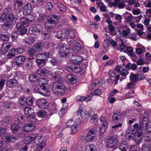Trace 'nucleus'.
<instances>
[{
    "mask_svg": "<svg viewBox=\"0 0 151 151\" xmlns=\"http://www.w3.org/2000/svg\"><path fill=\"white\" fill-rule=\"evenodd\" d=\"M39 86L40 87L38 88V90L40 94L45 97L50 96V91L47 81L45 78L42 77L37 79L36 83L33 88L34 89H36Z\"/></svg>",
    "mask_w": 151,
    "mask_h": 151,
    "instance_id": "nucleus-1",
    "label": "nucleus"
},
{
    "mask_svg": "<svg viewBox=\"0 0 151 151\" xmlns=\"http://www.w3.org/2000/svg\"><path fill=\"white\" fill-rule=\"evenodd\" d=\"M27 120L30 122H32L30 124H26L23 127L22 131L26 132H28L34 130L36 127L35 123L37 120L35 117L33 115H29L27 117Z\"/></svg>",
    "mask_w": 151,
    "mask_h": 151,
    "instance_id": "nucleus-2",
    "label": "nucleus"
},
{
    "mask_svg": "<svg viewBox=\"0 0 151 151\" xmlns=\"http://www.w3.org/2000/svg\"><path fill=\"white\" fill-rule=\"evenodd\" d=\"M3 124H4L3 122H0V136L4 134L2 137V139L3 140V141L6 142H14L15 141H17V138L13 136L8 135L7 134L5 133L6 129L1 127Z\"/></svg>",
    "mask_w": 151,
    "mask_h": 151,
    "instance_id": "nucleus-3",
    "label": "nucleus"
},
{
    "mask_svg": "<svg viewBox=\"0 0 151 151\" xmlns=\"http://www.w3.org/2000/svg\"><path fill=\"white\" fill-rule=\"evenodd\" d=\"M52 91L54 93L57 95H62L65 92L66 88L62 83L55 82L52 85Z\"/></svg>",
    "mask_w": 151,
    "mask_h": 151,
    "instance_id": "nucleus-4",
    "label": "nucleus"
},
{
    "mask_svg": "<svg viewBox=\"0 0 151 151\" xmlns=\"http://www.w3.org/2000/svg\"><path fill=\"white\" fill-rule=\"evenodd\" d=\"M118 142L116 138L111 137L107 139L106 142V147L108 149H116L117 148Z\"/></svg>",
    "mask_w": 151,
    "mask_h": 151,
    "instance_id": "nucleus-5",
    "label": "nucleus"
},
{
    "mask_svg": "<svg viewBox=\"0 0 151 151\" xmlns=\"http://www.w3.org/2000/svg\"><path fill=\"white\" fill-rule=\"evenodd\" d=\"M96 134V130L93 128L90 129L86 137V141L90 142L92 141L95 138Z\"/></svg>",
    "mask_w": 151,
    "mask_h": 151,
    "instance_id": "nucleus-6",
    "label": "nucleus"
},
{
    "mask_svg": "<svg viewBox=\"0 0 151 151\" xmlns=\"http://www.w3.org/2000/svg\"><path fill=\"white\" fill-rule=\"evenodd\" d=\"M59 47L58 52L60 56L63 57H68L69 54V52L68 49L67 48L66 46L59 45Z\"/></svg>",
    "mask_w": 151,
    "mask_h": 151,
    "instance_id": "nucleus-7",
    "label": "nucleus"
},
{
    "mask_svg": "<svg viewBox=\"0 0 151 151\" xmlns=\"http://www.w3.org/2000/svg\"><path fill=\"white\" fill-rule=\"evenodd\" d=\"M80 67L79 65H76L73 63L70 66H67L65 68V69L70 72L78 73L81 71V68H80Z\"/></svg>",
    "mask_w": 151,
    "mask_h": 151,
    "instance_id": "nucleus-8",
    "label": "nucleus"
},
{
    "mask_svg": "<svg viewBox=\"0 0 151 151\" xmlns=\"http://www.w3.org/2000/svg\"><path fill=\"white\" fill-rule=\"evenodd\" d=\"M81 122L80 118H77L74 122V124L71 128V132L72 134L76 133L79 128Z\"/></svg>",
    "mask_w": 151,
    "mask_h": 151,
    "instance_id": "nucleus-9",
    "label": "nucleus"
},
{
    "mask_svg": "<svg viewBox=\"0 0 151 151\" xmlns=\"http://www.w3.org/2000/svg\"><path fill=\"white\" fill-rule=\"evenodd\" d=\"M37 105L40 108L45 109L48 105V102L44 98L38 99L36 101Z\"/></svg>",
    "mask_w": 151,
    "mask_h": 151,
    "instance_id": "nucleus-10",
    "label": "nucleus"
},
{
    "mask_svg": "<svg viewBox=\"0 0 151 151\" xmlns=\"http://www.w3.org/2000/svg\"><path fill=\"white\" fill-rule=\"evenodd\" d=\"M139 124L141 127L147 129L151 128V122H149L147 118L145 116H143L142 123L140 122Z\"/></svg>",
    "mask_w": 151,
    "mask_h": 151,
    "instance_id": "nucleus-11",
    "label": "nucleus"
},
{
    "mask_svg": "<svg viewBox=\"0 0 151 151\" xmlns=\"http://www.w3.org/2000/svg\"><path fill=\"white\" fill-rule=\"evenodd\" d=\"M136 133L137 130L136 129L133 128L132 127H130L126 131V137L127 138L133 139Z\"/></svg>",
    "mask_w": 151,
    "mask_h": 151,
    "instance_id": "nucleus-12",
    "label": "nucleus"
},
{
    "mask_svg": "<svg viewBox=\"0 0 151 151\" xmlns=\"http://www.w3.org/2000/svg\"><path fill=\"white\" fill-rule=\"evenodd\" d=\"M65 38L68 39L74 38L76 37L75 31L71 29H64Z\"/></svg>",
    "mask_w": 151,
    "mask_h": 151,
    "instance_id": "nucleus-13",
    "label": "nucleus"
},
{
    "mask_svg": "<svg viewBox=\"0 0 151 151\" xmlns=\"http://www.w3.org/2000/svg\"><path fill=\"white\" fill-rule=\"evenodd\" d=\"M33 137V145L34 146H36L40 143L42 139V136L37 133L32 134Z\"/></svg>",
    "mask_w": 151,
    "mask_h": 151,
    "instance_id": "nucleus-14",
    "label": "nucleus"
},
{
    "mask_svg": "<svg viewBox=\"0 0 151 151\" xmlns=\"http://www.w3.org/2000/svg\"><path fill=\"white\" fill-rule=\"evenodd\" d=\"M42 29V26L39 24H37L34 27L30 28L29 33L30 34L35 35L36 33H39Z\"/></svg>",
    "mask_w": 151,
    "mask_h": 151,
    "instance_id": "nucleus-15",
    "label": "nucleus"
},
{
    "mask_svg": "<svg viewBox=\"0 0 151 151\" xmlns=\"http://www.w3.org/2000/svg\"><path fill=\"white\" fill-rule=\"evenodd\" d=\"M17 19V18L11 13L8 14L6 20L10 25L14 24Z\"/></svg>",
    "mask_w": 151,
    "mask_h": 151,
    "instance_id": "nucleus-16",
    "label": "nucleus"
},
{
    "mask_svg": "<svg viewBox=\"0 0 151 151\" xmlns=\"http://www.w3.org/2000/svg\"><path fill=\"white\" fill-rule=\"evenodd\" d=\"M70 46L73 47L72 50L75 53L77 52V49L79 48L78 45H79V43L76 40H71L70 42Z\"/></svg>",
    "mask_w": 151,
    "mask_h": 151,
    "instance_id": "nucleus-17",
    "label": "nucleus"
},
{
    "mask_svg": "<svg viewBox=\"0 0 151 151\" xmlns=\"http://www.w3.org/2000/svg\"><path fill=\"white\" fill-rule=\"evenodd\" d=\"M146 51L145 47L141 44L138 43L137 45L136 52L138 55L142 54L145 52Z\"/></svg>",
    "mask_w": 151,
    "mask_h": 151,
    "instance_id": "nucleus-18",
    "label": "nucleus"
},
{
    "mask_svg": "<svg viewBox=\"0 0 151 151\" xmlns=\"http://www.w3.org/2000/svg\"><path fill=\"white\" fill-rule=\"evenodd\" d=\"M67 82L70 84H74L77 81L76 77L73 74H68L67 76Z\"/></svg>",
    "mask_w": 151,
    "mask_h": 151,
    "instance_id": "nucleus-19",
    "label": "nucleus"
},
{
    "mask_svg": "<svg viewBox=\"0 0 151 151\" xmlns=\"http://www.w3.org/2000/svg\"><path fill=\"white\" fill-rule=\"evenodd\" d=\"M37 76L34 74L30 75L29 76V81L30 84L34 87H35L37 81Z\"/></svg>",
    "mask_w": 151,
    "mask_h": 151,
    "instance_id": "nucleus-20",
    "label": "nucleus"
},
{
    "mask_svg": "<svg viewBox=\"0 0 151 151\" xmlns=\"http://www.w3.org/2000/svg\"><path fill=\"white\" fill-rule=\"evenodd\" d=\"M25 58L24 56L19 55L16 57L14 61L16 64L17 66H19L23 63L24 62Z\"/></svg>",
    "mask_w": 151,
    "mask_h": 151,
    "instance_id": "nucleus-21",
    "label": "nucleus"
},
{
    "mask_svg": "<svg viewBox=\"0 0 151 151\" xmlns=\"http://www.w3.org/2000/svg\"><path fill=\"white\" fill-rule=\"evenodd\" d=\"M132 139L134 140L136 144H140L142 140V133L137 132L134 137V138Z\"/></svg>",
    "mask_w": 151,
    "mask_h": 151,
    "instance_id": "nucleus-22",
    "label": "nucleus"
},
{
    "mask_svg": "<svg viewBox=\"0 0 151 151\" xmlns=\"http://www.w3.org/2000/svg\"><path fill=\"white\" fill-rule=\"evenodd\" d=\"M128 148V143L127 142L124 140L122 141L119 147L120 150L121 151H126Z\"/></svg>",
    "mask_w": 151,
    "mask_h": 151,
    "instance_id": "nucleus-23",
    "label": "nucleus"
},
{
    "mask_svg": "<svg viewBox=\"0 0 151 151\" xmlns=\"http://www.w3.org/2000/svg\"><path fill=\"white\" fill-rule=\"evenodd\" d=\"M73 56L72 58V61L73 64L78 65L81 62L83 61V58L82 57L78 55Z\"/></svg>",
    "mask_w": 151,
    "mask_h": 151,
    "instance_id": "nucleus-24",
    "label": "nucleus"
},
{
    "mask_svg": "<svg viewBox=\"0 0 151 151\" xmlns=\"http://www.w3.org/2000/svg\"><path fill=\"white\" fill-rule=\"evenodd\" d=\"M32 10V7L31 5L27 4L24 7L23 14L25 15H27L30 14Z\"/></svg>",
    "mask_w": 151,
    "mask_h": 151,
    "instance_id": "nucleus-25",
    "label": "nucleus"
},
{
    "mask_svg": "<svg viewBox=\"0 0 151 151\" xmlns=\"http://www.w3.org/2000/svg\"><path fill=\"white\" fill-rule=\"evenodd\" d=\"M47 21L52 24H56L59 22V18L55 15H52L50 19H48Z\"/></svg>",
    "mask_w": 151,
    "mask_h": 151,
    "instance_id": "nucleus-26",
    "label": "nucleus"
},
{
    "mask_svg": "<svg viewBox=\"0 0 151 151\" xmlns=\"http://www.w3.org/2000/svg\"><path fill=\"white\" fill-rule=\"evenodd\" d=\"M10 44L9 43H3L1 47L2 52L4 54L6 53L10 47Z\"/></svg>",
    "mask_w": 151,
    "mask_h": 151,
    "instance_id": "nucleus-27",
    "label": "nucleus"
},
{
    "mask_svg": "<svg viewBox=\"0 0 151 151\" xmlns=\"http://www.w3.org/2000/svg\"><path fill=\"white\" fill-rule=\"evenodd\" d=\"M11 10V9L9 8H6L4 9L3 13L1 15L0 17V22H2L5 20L7 13Z\"/></svg>",
    "mask_w": 151,
    "mask_h": 151,
    "instance_id": "nucleus-28",
    "label": "nucleus"
},
{
    "mask_svg": "<svg viewBox=\"0 0 151 151\" xmlns=\"http://www.w3.org/2000/svg\"><path fill=\"white\" fill-rule=\"evenodd\" d=\"M49 57V54L48 52H43L41 53L37 54L36 56V57L44 59L45 60V61Z\"/></svg>",
    "mask_w": 151,
    "mask_h": 151,
    "instance_id": "nucleus-29",
    "label": "nucleus"
},
{
    "mask_svg": "<svg viewBox=\"0 0 151 151\" xmlns=\"http://www.w3.org/2000/svg\"><path fill=\"white\" fill-rule=\"evenodd\" d=\"M36 62L37 66L40 67L44 66L46 63V61H45V60L37 57H36Z\"/></svg>",
    "mask_w": 151,
    "mask_h": 151,
    "instance_id": "nucleus-30",
    "label": "nucleus"
},
{
    "mask_svg": "<svg viewBox=\"0 0 151 151\" xmlns=\"http://www.w3.org/2000/svg\"><path fill=\"white\" fill-rule=\"evenodd\" d=\"M142 151H151V143L147 142L142 145Z\"/></svg>",
    "mask_w": 151,
    "mask_h": 151,
    "instance_id": "nucleus-31",
    "label": "nucleus"
},
{
    "mask_svg": "<svg viewBox=\"0 0 151 151\" xmlns=\"http://www.w3.org/2000/svg\"><path fill=\"white\" fill-rule=\"evenodd\" d=\"M15 120L19 124L22 123L23 121L22 115L20 114H16L15 116Z\"/></svg>",
    "mask_w": 151,
    "mask_h": 151,
    "instance_id": "nucleus-32",
    "label": "nucleus"
},
{
    "mask_svg": "<svg viewBox=\"0 0 151 151\" xmlns=\"http://www.w3.org/2000/svg\"><path fill=\"white\" fill-rule=\"evenodd\" d=\"M17 82V81L16 79H11L8 80L6 83L8 87L11 88L16 85Z\"/></svg>",
    "mask_w": 151,
    "mask_h": 151,
    "instance_id": "nucleus-33",
    "label": "nucleus"
},
{
    "mask_svg": "<svg viewBox=\"0 0 151 151\" xmlns=\"http://www.w3.org/2000/svg\"><path fill=\"white\" fill-rule=\"evenodd\" d=\"M64 29L58 31L56 35V37L58 39H62L65 38Z\"/></svg>",
    "mask_w": 151,
    "mask_h": 151,
    "instance_id": "nucleus-34",
    "label": "nucleus"
},
{
    "mask_svg": "<svg viewBox=\"0 0 151 151\" xmlns=\"http://www.w3.org/2000/svg\"><path fill=\"white\" fill-rule=\"evenodd\" d=\"M35 41V38L32 36L29 37L24 40V43L29 45L32 44Z\"/></svg>",
    "mask_w": 151,
    "mask_h": 151,
    "instance_id": "nucleus-35",
    "label": "nucleus"
},
{
    "mask_svg": "<svg viewBox=\"0 0 151 151\" xmlns=\"http://www.w3.org/2000/svg\"><path fill=\"white\" fill-rule=\"evenodd\" d=\"M121 118L120 113L118 111L115 112L112 116V119L115 122H117L120 120Z\"/></svg>",
    "mask_w": 151,
    "mask_h": 151,
    "instance_id": "nucleus-36",
    "label": "nucleus"
},
{
    "mask_svg": "<svg viewBox=\"0 0 151 151\" xmlns=\"http://www.w3.org/2000/svg\"><path fill=\"white\" fill-rule=\"evenodd\" d=\"M13 4L14 9H18L21 6L22 3L19 0H14Z\"/></svg>",
    "mask_w": 151,
    "mask_h": 151,
    "instance_id": "nucleus-37",
    "label": "nucleus"
},
{
    "mask_svg": "<svg viewBox=\"0 0 151 151\" xmlns=\"http://www.w3.org/2000/svg\"><path fill=\"white\" fill-rule=\"evenodd\" d=\"M131 32V29L127 27L122 32V34L124 37L129 35Z\"/></svg>",
    "mask_w": 151,
    "mask_h": 151,
    "instance_id": "nucleus-38",
    "label": "nucleus"
},
{
    "mask_svg": "<svg viewBox=\"0 0 151 151\" xmlns=\"http://www.w3.org/2000/svg\"><path fill=\"white\" fill-rule=\"evenodd\" d=\"M20 127L15 124H12L11 125V129L12 133H16L19 129Z\"/></svg>",
    "mask_w": 151,
    "mask_h": 151,
    "instance_id": "nucleus-39",
    "label": "nucleus"
},
{
    "mask_svg": "<svg viewBox=\"0 0 151 151\" xmlns=\"http://www.w3.org/2000/svg\"><path fill=\"white\" fill-rule=\"evenodd\" d=\"M83 107L80 106L79 108L76 112L77 115L79 116L81 115V116H84L86 115V114L83 111Z\"/></svg>",
    "mask_w": 151,
    "mask_h": 151,
    "instance_id": "nucleus-40",
    "label": "nucleus"
},
{
    "mask_svg": "<svg viewBox=\"0 0 151 151\" xmlns=\"http://www.w3.org/2000/svg\"><path fill=\"white\" fill-rule=\"evenodd\" d=\"M32 142H33L32 134L29 136L25 137L23 141L24 143L26 144H27Z\"/></svg>",
    "mask_w": 151,
    "mask_h": 151,
    "instance_id": "nucleus-41",
    "label": "nucleus"
},
{
    "mask_svg": "<svg viewBox=\"0 0 151 151\" xmlns=\"http://www.w3.org/2000/svg\"><path fill=\"white\" fill-rule=\"evenodd\" d=\"M15 48H12L10 49V51L7 55V57L9 59H11L14 57L16 54Z\"/></svg>",
    "mask_w": 151,
    "mask_h": 151,
    "instance_id": "nucleus-42",
    "label": "nucleus"
},
{
    "mask_svg": "<svg viewBox=\"0 0 151 151\" xmlns=\"http://www.w3.org/2000/svg\"><path fill=\"white\" fill-rule=\"evenodd\" d=\"M26 97L24 96H22L20 97L18 101L19 105L21 106H24L26 104Z\"/></svg>",
    "mask_w": 151,
    "mask_h": 151,
    "instance_id": "nucleus-43",
    "label": "nucleus"
},
{
    "mask_svg": "<svg viewBox=\"0 0 151 151\" xmlns=\"http://www.w3.org/2000/svg\"><path fill=\"white\" fill-rule=\"evenodd\" d=\"M52 24L47 21L45 22V28L47 31L50 32L52 30Z\"/></svg>",
    "mask_w": 151,
    "mask_h": 151,
    "instance_id": "nucleus-44",
    "label": "nucleus"
},
{
    "mask_svg": "<svg viewBox=\"0 0 151 151\" xmlns=\"http://www.w3.org/2000/svg\"><path fill=\"white\" fill-rule=\"evenodd\" d=\"M52 78H53L56 81L58 82H60L62 81L60 76L58 74L57 72L54 73H51L50 74Z\"/></svg>",
    "mask_w": 151,
    "mask_h": 151,
    "instance_id": "nucleus-45",
    "label": "nucleus"
},
{
    "mask_svg": "<svg viewBox=\"0 0 151 151\" xmlns=\"http://www.w3.org/2000/svg\"><path fill=\"white\" fill-rule=\"evenodd\" d=\"M34 101L33 98L32 96H29L26 97V104L29 105H32Z\"/></svg>",
    "mask_w": 151,
    "mask_h": 151,
    "instance_id": "nucleus-46",
    "label": "nucleus"
},
{
    "mask_svg": "<svg viewBox=\"0 0 151 151\" xmlns=\"http://www.w3.org/2000/svg\"><path fill=\"white\" fill-rule=\"evenodd\" d=\"M100 121L102 122L104 127H107L108 126V123L105 117L104 116H101L100 117Z\"/></svg>",
    "mask_w": 151,
    "mask_h": 151,
    "instance_id": "nucleus-47",
    "label": "nucleus"
},
{
    "mask_svg": "<svg viewBox=\"0 0 151 151\" xmlns=\"http://www.w3.org/2000/svg\"><path fill=\"white\" fill-rule=\"evenodd\" d=\"M96 4L98 6L100 7V10L103 12H105L106 10V7L104 4L102 2H97Z\"/></svg>",
    "mask_w": 151,
    "mask_h": 151,
    "instance_id": "nucleus-48",
    "label": "nucleus"
},
{
    "mask_svg": "<svg viewBox=\"0 0 151 151\" xmlns=\"http://www.w3.org/2000/svg\"><path fill=\"white\" fill-rule=\"evenodd\" d=\"M40 142V143L38 144V145L36 147L37 150L38 151L42 149L46 145V143L44 141H41Z\"/></svg>",
    "mask_w": 151,
    "mask_h": 151,
    "instance_id": "nucleus-49",
    "label": "nucleus"
},
{
    "mask_svg": "<svg viewBox=\"0 0 151 151\" xmlns=\"http://www.w3.org/2000/svg\"><path fill=\"white\" fill-rule=\"evenodd\" d=\"M126 68L128 70L131 69L135 70L137 68V65L134 64H131V63H129L127 65Z\"/></svg>",
    "mask_w": 151,
    "mask_h": 151,
    "instance_id": "nucleus-50",
    "label": "nucleus"
},
{
    "mask_svg": "<svg viewBox=\"0 0 151 151\" xmlns=\"http://www.w3.org/2000/svg\"><path fill=\"white\" fill-rule=\"evenodd\" d=\"M20 22L21 23L24 27L27 26L29 23L27 21V18L24 17H22L20 19Z\"/></svg>",
    "mask_w": 151,
    "mask_h": 151,
    "instance_id": "nucleus-51",
    "label": "nucleus"
},
{
    "mask_svg": "<svg viewBox=\"0 0 151 151\" xmlns=\"http://www.w3.org/2000/svg\"><path fill=\"white\" fill-rule=\"evenodd\" d=\"M24 112L25 114H31L34 112L33 110L31 108L26 107L24 109Z\"/></svg>",
    "mask_w": 151,
    "mask_h": 151,
    "instance_id": "nucleus-52",
    "label": "nucleus"
},
{
    "mask_svg": "<svg viewBox=\"0 0 151 151\" xmlns=\"http://www.w3.org/2000/svg\"><path fill=\"white\" fill-rule=\"evenodd\" d=\"M24 76L23 73L21 71H17L15 73L14 77L15 78L20 79Z\"/></svg>",
    "mask_w": 151,
    "mask_h": 151,
    "instance_id": "nucleus-53",
    "label": "nucleus"
},
{
    "mask_svg": "<svg viewBox=\"0 0 151 151\" xmlns=\"http://www.w3.org/2000/svg\"><path fill=\"white\" fill-rule=\"evenodd\" d=\"M35 49L37 51H39L42 48V45L41 42L35 43L34 44Z\"/></svg>",
    "mask_w": 151,
    "mask_h": 151,
    "instance_id": "nucleus-54",
    "label": "nucleus"
},
{
    "mask_svg": "<svg viewBox=\"0 0 151 151\" xmlns=\"http://www.w3.org/2000/svg\"><path fill=\"white\" fill-rule=\"evenodd\" d=\"M58 7L61 12H65L66 10L65 6L61 3H58Z\"/></svg>",
    "mask_w": 151,
    "mask_h": 151,
    "instance_id": "nucleus-55",
    "label": "nucleus"
},
{
    "mask_svg": "<svg viewBox=\"0 0 151 151\" xmlns=\"http://www.w3.org/2000/svg\"><path fill=\"white\" fill-rule=\"evenodd\" d=\"M96 148L95 146L93 144L87 146L85 148L86 151H93Z\"/></svg>",
    "mask_w": 151,
    "mask_h": 151,
    "instance_id": "nucleus-56",
    "label": "nucleus"
},
{
    "mask_svg": "<svg viewBox=\"0 0 151 151\" xmlns=\"http://www.w3.org/2000/svg\"><path fill=\"white\" fill-rule=\"evenodd\" d=\"M46 73V70L43 69H39L36 72L35 74L38 76L40 75L43 76Z\"/></svg>",
    "mask_w": 151,
    "mask_h": 151,
    "instance_id": "nucleus-57",
    "label": "nucleus"
},
{
    "mask_svg": "<svg viewBox=\"0 0 151 151\" xmlns=\"http://www.w3.org/2000/svg\"><path fill=\"white\" fill-rule=\"evenodd\" d=\"M27 15V16L26 18L27 19V21L29 23L34 21L35 17L33 15L29 14Z\"/></svg>",
    "mask_w": 151,
    "mask_h": 151,
    "instance_id": "nucleus-58",
    "label": "nucleus"
},
{
    "mask_svg": "<svg viewBox=\"0 0 151 151\" xmlns=\"http://www.w3.org/2000/svg\"><path fill=\"white\" fill-rule=\"evenodd\" d=\"M128 70L126 69H123L119 72V74L122 76H125L129 74Z\"/></svg>",
    "mask_w": 151,
    "mask_h": 151,
    "instance_id": "nucleus-59",
    "label": "nucleus"
},
{
    "mask_svg": "<svg viewBox=\"0 0 151 151\" xmlns=\"http://www.w3.org/2000/svg\"><path fill=\"white\" fill-rule=\"evenodd\" d=\"M1 39L3 41H8L9 39V35L5 34H2L0 36Z\"/></svg>",
    "mask_w": 151,
    "mask_h": 151,
    "instance_id": "nucleus-60",
    "label": "nucleus"
},
{
    "mask_svg": "<svg viewBox=\"0 0 151 151\" xmlns=\"http://www.w3.org/2000/svg\"><path fill=\"white\" fill-rule=\"evenodd\" d=\"M129 78L130 81H132L134 82H136V81L137 80V75L133 73H131Z\"/></svg>",
    "mask_w": 151,
    "mask_h": 151,
    "instance_id": "nucleus-61",
    "label": "nucleus"
},
{
    "mask_svg": "<svg viewBox=\"0 0 151 151\" xmlns=\"http://www.w3.org/2000/svg\"><path fill=\"white\" fill-rule=\"evenodd\" d=\"M24 49L22 47H18L15 48V50L16 54H21L23 53L24 51Z\"/></svg>",
    "mask_w": 151,
    "mask_h": 151,
    "instance_id": "nucleus-62",
    "label": "nucleus"
},
{
    "mask_svg": "<svg viewBox=\"0 0 151 151\" xmlns=\"http://www.w3.org/2000/svg\"><path fill=\"white\" fill-rule=\"evenodd\" d=\"M111 80L114 81L115 79V74L113 71H109L108 73Z\"/></svg>",
    "mask_w": 151,
    "mask_h": 151,
    "instance_id": "nucleus-63",
    "label": "nucleus"
},
{
    "mask_svg": "<svg viewBox=\"0 0 151 151\" xmlns=\"http://www.w3.org/2000/svg\"><path fill=\"white\" fill-rule=\"evenodd\" d=\"M73 120V119H70L66 122V126L69 128H71L74 124Z\"/></svg>",
    "mask_w": 151,
    "mask_h": 151,
    "instance_id": "nucleus-64",
    "label": "nucleus"
}]
</instances>
